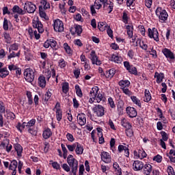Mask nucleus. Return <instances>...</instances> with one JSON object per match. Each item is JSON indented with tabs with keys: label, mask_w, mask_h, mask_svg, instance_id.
Segmentation results:
<instances>
[{
	"label": "nucleus",
	"mask_w": 175,
	"mask_h": 175,
	"mask_svg": "<svg viewBox=\"0 0 175 175\" xmlns=\"http://www.w3.org/2000/svg\"><path fill=\"white\" fill-rule=\"evenodd\" d=\"M152 172V166L150 164H146L144 166V174L146 175H150V173Z\"/></svg>",
	"instance_id": "nucleus-17"
},
{
	"label": "nucleus",
	"mask_w": 175,
	"mask_h": 175,
	"mask_svg": "<svg viewBox=\"0 0 175 175\" xmlns=\"http://www.w3.org/2000/svg\"><path fill=\"white\" fill-rule=\"evenodd\" d=\"M14 149L17 152L18 157H21V154L23 152V146L19 144H16L14 145Z\"/></svg>",
	"instance_id": "nucleus-22"
},
{
	"label": "nucleus",
	"mask_w": 175,
	"mask_h": 175,
	"mask_svg": "<svg viewBox=\"0 0 175 175\" xmlns=\"http://www.w3.org/2000/svg\"><path fill=\"white\" fill-rule=\"evenodd\" d=\"M122 125L126 129H129L130 128H132V125L131 124V123H129L128 122H124V120L122 121Z\"/></svg>",
	"instance_id": "nucleus-44"
},
{
	"label": "nucleus",
	"mask_w": 175,
	"mask_h": 175,
	"mask_svg": "<svg viewBox=\"0 0 175 175\" xmlns=\"http://www.w3.org/2000/svg\"><path fill=\"white\" fill-rule=\"evenodd\" d=\"M3 37L5 39V42L9 44L12 43V37H10V34L8 33H3Z\"/></svg>",
	"instance_id": "nucleus-33"
},
{
	"label": "nucleus",
	"mask_w": 175,
	"mask_h": 175,
	"mask_svg": "<svg viewBox=\"0 0 175 175\" xmlns=\"http://www.w3.org/2000/svg\"><path fill=\"white\" fill-rule=\"evenodd\" d=\"M144 102H150L151 100V94H150V91L146 90H145V96L144 98Z\"/></svg>",
	"instance_id": "nucleus-28"
},
{
	"label": "nucleus",
	"mask_w": 175,
	"mask_h": 175,
	"mask_svg": "<svg viewBox=\"0 0 175 175\" xmlns=\"http://www.w3.org/2000/svg\"><path fill=\"white\" fill-rule=\"evenodd\" d=\"M114 75H116V70H114V68L110 69L105 73V77L108 79H111Z\"/></svg>",
	"instance_id": "nucleus-23"
},
{
	"label": "nucleus",
	"mask_w": 175,
	"mask_h": 175,
	"mask_svg": "<svg viewBox=\"0 0 175 175\" xmlns=\"http://www.w3.org/2000/svg\"><path fill=\"white\" fill-rule=\"evenodd\" d=\"M76 94L79 98L83 97V92H81V89L79 85H75Z\"/></svg>",
	"instance_id": "nucleus-35"
},
{
	"label": "nucleus",
	"mask_w": 175,
	"mask_h": 175,
	"mask_svg": "<svg viewBox=\"0 0 175 175\" xmlns=\"http://www.w3.org/2000/svg\"><path fill=\"white\" fill-rule=\"evenodd\" d=\"M12 50H13L14 51H17V50H18V45L16 43L12 44L9 49L10 53V51H12Z\"/></svg>",
	"instance_id": "nucleus-49"
},
{
	"label": "nucleus",
	"mask_w": 175,
	"mask_h": 175,
	"mask_svg": "<svg viewBox=\"0 0 175 175\" xmlns=\"http://www.w3.org/2000/svg\"><path fill=\"white\" fill-rule=\"evenodd\" d=\"M107 33L108 34L109 38H113V30H111V28H110V26L107 27Z\"/></svg>",
	"instance_id": "nucleus-61"
},
{
	"label": "nucleus",
	"mask_w": 175,
	"mask_h": 175,
	"mask_svg": "<svg viewBox=\"0 0 175 175\" xmlns=\"http://www.w3.org/2000/svg\"><path fill=\"white\" fill-rule=\"evenodd\" d=\"M38 84L42 88H44V87H46V78L44 76L39 77Z\"/></svg>",
	"instance_id": "nucleus-19"
},
{
	"label": "nucleus",
	"mask_w": 175,
	"mask_h": 175,
	"mask_svg": "<svg viewBox=\"0 0 175 175\" xmlns=\"http://www.w3.org/2000/svg\"><path fill=\"white\" fill-rule=\"evenodd\" d=\"M101 160L105 162V163H110L111 162V157L107 152H103L101 153Z\"/></svg>",
	"instance_id": "nucleus-10"
},
{
	"label": "nucleus",
	"mask_w": 175,
	"mask_h": 175,
	"mask_svg": "<svg viewBox=\"0 0 175 175\" xmlns=\"http://www.w3.org/2000/svg\"><path fill=\"white\" fill-rule=\"evenodd\" d=\"M67 163L70 167H71V172L73 175H77V169L79 167V161L73 157V155L69 154L67 157Z\"/></svg>",
	"instance_id": "nucleus-1"
},
{
	"label": "nucleus",
	"mask_w": 175,
	"mask_h": 175,
	"mask_svg": "<svg viewBox=\"0 0 175 175\" xmlns=\"http://www.w3.org/2000/svg\"><path fill=\"white\" fill-rule=\"evenodd\" d=\"M102 0H96L94 2V6L96 9L99 10L100 8H102Z\"/></svg>",
	"instance_id": "nucleus-38"
},
{
	"label": "nucleus",
	"mask_w": 175,
	"mask_h": 175,
	"mask_svg": "<svg viewBox=\"0 0 175 175\" xmlns=\"http://www.w3.org/2000/svg\"><path fill=\"white\" fill-rule=\"evenodd\" d=\"M93 111L97 117H103L105 116V107L100 105H96L93 108Z\"/></svg>",
	"instance_id": "nucleus-7"
},
{
	"label": "nucleus",
	"mask_w": 175,
	"mask_h": 175,
	"mask_svg": "<svg viewBox=\"0 0 175 175\" xmlns=\"http://www.w3.org/2000/svg\"><path fill=\"white\" fill-rule=\"evenodd\" d=\"M24 76L26 81L28 83H32V81H33L35 79V72L31 68H27L24 72Z\"/></svg>",
	"instance_id": "nucleus-3"
},
{
	"label": "nucleus",
	"mask_w": 175,
	"mask_h": 175,
	"mask_svg": "<svg viewBox=\"0 0 175 175\" xmlns=\"http://www.w3.org/2000/svg\"><path fill=\"white\" fill-rule=\"evenodd\" d=\"M124 104L122 100H119L118 103L117 107L119 114H122L124 113Z\"/></svg>",
	"instance_id": "nucleus-18"
},
{
	"label": "nucleus",
	"mask_w": 175,
	"mask_h": 175,
	"mask_svg": "<svg viewBox=\"0 0 175 175\" xmlns=\"http://www.w3.org/2000/svg\"><path fill=\"white\" fill-rule=\"evenodd\" d=\"M154 77L157 78V83L159 84L160 83H162L163 79H165V75L162 72H155Z\"/></svg>",
	"instance_id": "nucleus-16"
},
{
	"label": "nucleus",
	"mask_w": 175,
	"mask_h": 175,
	"mask_svg": "<svg viewBox=\"0 0 175 175\" xmlns=\"http://www.w3.org/2000/svg\"><path fill=\"white\" fill-rule=\"evenodd\" d=\"M161 135L162 137L161 140L164 142H167V139H169V137L167 136V133H166V132L165 131H161Z\"/></svg>",
	"instance_id": "nucleus-42"
},
{
	"label": "nucleus",
	"mask_w": 175,
	"mask_h": 175,
	"mask_svg": "<svg viewBox=\"0 0 175 175\" xmlns=\"http://www.w3.org/2000/svg\"><path fill=\"white\" fill-rule=\"evenodd\" d=\"M122 91L124 94H125L126 95H128L129 96H131V95H132V92H131L128 88H123Z\"/></svg>",
	"instance_id": "nucleus-58"
},
{
	"label": "nucleus",
	"mask_w": 175,
	"mask_h": 175,
	"mask_svg": "<svg viewBox=\"0 0 175 175\" xmlns=\"http://www.w3.org/2000/svg\"><path fill=\"white\" fill-rule=\"evenodd\" d=\"M41 5H43V10H47V9H50V3H48L46 0H42L40 2Z\"/></svg>",
	"instance_id": "nucleus-31"
},
{
	"label": "nucleus",
	"mask_w": 175,
	"mask_h": 175,
	"mask_svg": "<svg viewBox=\"0 0 175 175\" xmlns=\"http://www.w3.org/2000/svg\"><path fill=\"white\" fill-rule=\"evenodd\" d=\"M131 99L132 100L133 103H135V105H137V106H139V107H142V103H140V100H139L137 97L132 96L131 97Z\"/></svg>",
	"instance_id": "nucleus-30"
},
{
	"label": "nucleus",
	"mask_w": 175,
	"mask_h": 175,
	"mask_svg": "<svg viewBox=\"0 0 175 175\" xmlns=\"http://www.w3.org/2000/svg\"><path fill=\"white\" fill-rule=\"evenodd\" d=\"M12 12L14 13H17L16 14H19V16H24V10L21 9L18 5H14L12 9Z\"/></svg>",
	"instance_id": "nucleus-14"
},
{
	"label": "nucleus",
	"mask_w": 175,
	"mask_h": 175,
	"mask_svg": "<svg viewBox=\"0 0 175 175\" xmlns=\"http://www.w3.org/2000/svg\"><path fill=\"white\" fill-rule=\"evenodd\" d=\"M148 36L150 39L154 38L155 42H159V33H158V29L157 28L153 27L152 29L150 28L148 29Z\"/></svg>",
	"instance_id": "nucleus-4"
},
{
	"label": "nucleus",
	"mask_w": 175,
	"mask_h": 175,
	"mask_svg": "<svg viewBox=\"0 0 175 175\" xmlns=\"http://www.w3.org/2000/svg\"><path fill=\"white\" fill-rule=\"evenodd\" d=\"M55 32H64V23L59 19H56L53 23Z\"/></svg>",
	"instance_id": "nucleus-6"
},
{
	"label": "nucleus",
	"mask_w": 175,
	"mask_h": 175,
	"mask_svg": "<svg viewBox=\"0 0 175 175\" xmlns=\"http://www.w3.org/2000/svg\"><path fill=\"white\" fill-rule=\"evenodd\" d=\"M37 29L39 33H43V32H44V29H43V25L42 24V22H40V23H38V27H37Z\"/></svg>",
	"instance_id": "nucleus-50"
},
{
	"label": "nucleus",
	"mask_w": 175,
	"mask_h": 175,
	"mask_svg": "<svg viewBox=\"0 0 175 175\" xmlns=\"http://www.w3.org/2000/svg\"><path fill=\"white\" fill-rule=\"evenodd\" d=\"M108 102L111 109H114V107H116V104H114V101L113 100V98L111 97L108 98Z\"/></svg>",
	"instance_id": "nucleus-55"
},
{
	"label": "nucleus",
	"mask_w": 175,
	"mask_h": 175,
	"mask_svg": "<svg viewBox=\"0 0 175 175\" xmlns=\"http://www.w3.org/2000/svg\"><path fill=\"white\" fill-rule=\"evenodd\" d=\"M66 137L68 142H75V137H73V135L68 133L66 135Z\"/></svg>",
	"instance_id": "nucleus-59"
},
{
	"label": "nucleus",
	"mask_w": 175,
	"mask_h": 175,
	"mask_svg": "<svg viewBox=\"0 0 175 175\" xmlns=\"http://www.w3.org/2000/svg\"><path fill=\"white\" fill-rule=\"evenodd\" d=\"M156 14L159 16V20H161L162 23H165V21L167 20V17H169L166 10H163L162 8H157Z\"/></svg>",
	"instance_id": "nucleus-2"
},
{
	"label": "nucleus",
	"mask_w": 175,
	"mask_h": 175,
	"mask_svg": "<svg viewBox=\"0 0 175 175\" xmlns=\"http://www.w3.org/2000/svg\"><path fill=\"white\" fill-rule=\"evenodd\" d=\"M126 111L130 118H135V117L137 116V111H136V109L134 107H127L126 108Z\"/></svg>",
	"instance_id": "nucleus-8"
},
{
	"label": "nucleus",
	"mask_w": 175,
	"mask_h": 175,
	"mask_svg": "<svg viewBox=\"0 0 175 175\" xmlns=\"http://www.w3.org/2000/svg\"><path fill=\"white\" fill-rule=\"evenodd\" d=\"M64 50H66L67 54H72V49H70V46L68 44V43L64 44Z\"/></svg>",
	"instance_id": "nucleus-43"
},
{
	"label": "nucleus",
	"mask_w": 175,
	"mask_h": 175,
	"mask_svg": "<svg viewBox=\"0 0 175 175\" xmlns=\"http://www.w3.org/2000/svg\"><path fill=\"white\" fill-rule=\"evenodd\" d=\"M35 122H36L35 119L31 120L29 122L26 123L27 124H26L27 128H31V126H34L35 125Z\"/></svg>",
	"instance_id": "nucleus-54"
},
{
	"label": "nucleus",
	"mask_w": 175,
	"mask_h": 175,
	"mask_svg": "<svg viewBox=\"0 0 175 175\" xmlns=\"http://www.w3.org/2000/svg\"><path fill=\"white\" fill-rule=\"evenodd\" d=\"M6 76H9V71H8V68L6 67L0 68V77L2 79H5Z\"/></svg>",
	"instance_id": "nucleus-20"
},
{
	"label": "nucleus",
	"mask_w": 175,
	"mask_h": 175,
	"mask_svg": "<svg viewBox=\"0 0 175 175\" xmlns=\"http://www.w3.org/2000/svg\"><path fill=\"white\" fill-rule=\"evenodd\" d=\"M153 161H156L158 163H161L162 162V156L157 154L153 158Z\"/></svg>",
	"instance_id": "nucleus-52"
},
{
	"label": "nucleus",
	"mask_w": 175,
	"mask_h": 175,
	"mask_svg": "<svg viewBox=\"0 0 175 175\" xmlns=\"http://www.w3.org/2000/svg\"><path fill=\"white\" fill-rule=\"evenodd\" d=\"M90 56H91V61H92L93 65L99 66L102 64V62H100V60L98 59V56H96V54L95 53V51H91Z\"/></svg>",
	"instance_id": "nucleus-9"
},
{
	"label": "nucleus",
	"mask_w": 175,
	"mask_h": 175,
	"mask_svg": "<svg viewBox=\"0 0 175 175\" xmlns=\"http://www.w3.org/2000/svg\"><path fill=\"white\" fill-rule=\"evenodd\" d=\"M126 135L128 137H132L133 136V131H132V128L126 129Z\"/></svg>",
	"instance_id": "nucleus-46"
},
{
	"label": "nucleus",
	"mask_w": 175,
	"mask_h": 175,
	"mask_svg": "<svg viewBox=\"0 0 175 175\" xmlns=\"http://www.w3.org/2000/svg\"><path fill=\"white\" fill-rule=\"evenodd\" d=\"M39 14L40 17H41L42 18H44V20H49V16L44 12V10H43L42 5L39 6Z\"/></svg>",
	"instance_id": "nucleus-15"
},
{
	"label": "nucleus",
	"mask_w": 175,
	"mask_h": 175,
	"mask_svg": "<svg viewBox=\"0 0 175 175\" xmlns=\"http://www.w3.org/2000/svg\"><path fill=\"white\" fill-rule=\"evenodd\" d=\"M103 99V95L100 93H98L97 95L96 96V100H97V103H100Z\"/></svg>",
	"instance_id": "nucleus-48"
},
{
	"label": "nucleus",
	"mask_w": 175,
	"mask_h": 175,
	"mask_svg": "<svg viewBox=\"0 0 175 175\" xmlns=\"http://www.w3.org/2000/svg\"><path fill=\"white\" fill-rule=\"evenodd\" d=\"M77 120L79 125L81 126H83V125H85V123L87 122V119L85 118V114L84 113H79L77 116Z\"/></svg>",
	"instance_id": "nucleus-13"
},
{
	"label": "nucleus",
	"mask_w": 175,
	"mask_h": 175,
	"mask_svg": "<svg viewBox=\"0 0 175 175\" xmlns=\"http://www.w3.org/2000/svg\"><path fill=\"white\" fill-rule=\"evenodd\" d=\"M111 61H113V62L116 64H121V62H122V57L113 55L111 57Z\"/></svg>",
	"instance_id": "nucleus-24"
},
{
	"label": "nucleus",
	"mask_w": 175,
	"mask_h": 175,
	"mask_svg": "<svg viewBox=\"0 0 175 175\" xmlns=\"http://www.w3.org/2000/svg\"><path fill=\"white\" fill-rule=\"evenodd\" d=\"M9 146V139H6L4 141L1 142L0 144V148L2 149H5L6 148V147Z\"/></svg>",
	"instance_id": "nucleus-34"
},
{
	"label": "nucleus",
	"mask_w": 175,
	"mask_h": 175,
	"mask_svg": "<svg viewBox=\"0 0 175 175\" xmlns=\"http://www.w3.org/2000/svg\"><path fill=\"white\" fill-rule=\"evenodd\" d=\"M129 72V73L135 75V76L137 75V68H136V67H130Z\"/></svg>",
	"instance_id": "nucleus-47"
},
{
	"label": "nucleus",
	"mask_w": 175,
	"mask_h": 175,
	"mask_svg": "<svg viewBox=\"0 0 175 175\" xmlns=\"http://www.w3.org/2000/svg\"><path fill=\"white\" fill-rule=\"evenodd\" d=\"M3 14H10V11H9V8L8 7H4L3 8Z\"/></svg>",
	"instance_id": "nucleus-64"
},
{
	"label": "nucleus",
	"mask_w": 175,
	"mask_h": 175,
	"mask_svg": "<svg viewBox=\"0 0 175 175\" xmlns=\"http://www.w3.org/2000/svg\"><path fill=\"white\" fill-rule=\"evenodd\" d=\"M51 98V92H47L44 96V99L46 102H49V99Z\"/></svg>",
	"instance_id": "nucleus-57"
},
{
	"label": "nucleus",
	"mask_w": 175,
	"mask_h": 175,
	"mask_svg": "<svg viewBox=\"0 0 175 175\" xmlns=\"http://www.w3.org/2000/svg\"><path fill=\"white\" fill-rule=\"evenodd\" d=\"M77 146H76V152L77 154V155H81V154H83V151H84V148H83V146H81V145L79 143H76Z\"/></svg>",
	"instance_id": "nucleus-25"
},
{
	"label": "nucleus",
	"mask_w": 175,
	"mask_h": 175,
	"mask_svg": "<svg viewBox=\"0 0 175 175\" xmlns=\"http://www.w3.org/2000/svg\"><path fill=\"white\" fill-rule=\"evenodd\" d=\"M7 118H8V120H14V118H16V115H14L12 112H9L7 114Z\"/></svg>",
	"instance_id": "nucleus-60"
},
{
	"label": "nucleus",
	"mask_w": 175,
	"mask_h": 175,
	"mask_svg": "<svg viewBox=\"0 0 175 175\" xmlns=\"http://www.w3.org/2000/svg\"><path fill=\"white\" fill-rule=\"evenodd\" d=\"M138 157L139 158H141V159H143L144 158H146L147 157V153L143 150H139L138 151Z\"/></svg>",
	"instance_id": "nucleus-36"
},
{
	"label": "nucleus",
	"mask_w": 175,
	"mask_h": 175,
	"mask_svg": "<svg viewBox=\"0 0 175 175\" xmlns=\"http://www.w3.org/2000/svg\"><path fill=\"white\" fill-rule=\"evenodd\" d=\"M167 173H168V175H175L174 170L173 169V167H172V165L168 166Z\"/></svg>",
	"instance_id": "nucleus-53"
},
{
	"label": "nucleus",
	"mask_w": 175,
	"mask_h": 175,
	"mask_svg": "<svg viewBox=\"0 0 175 175\" xmlns=\"http://www.w3.org/2000/svg\"><path fill=\"white\" fill-rule=\"evenodd\" d=\"M24 10H26L27 13H35L36 11V5L31 1H26L24 5Z\"/></svg>",
	"instance_id": "nucleus-5"
},
{
	"label": "nucleus",
	"mask_w": 175,
	"mask_h": 175,
	"mask_svg": "<svg viewBox=\"0 0 175 175\" xmlns=\"http://www.w3.org/2000/svg\"><path fill=\"white\" fill-rule=\"evenodd\" d=\"M67 146V148L69 150V151H75V148H76V146L77 144H75L73 145H66Z\"/></svg>",
	"instance_id": "nucleus-63"
},
{
	"label": "nucleus",
	"mask_w": 175,
	"mask_h": 175,
	"mask_svg": "<svg viewBox=\"0 0 175 175\" xmlns=\"http://www.w3.org/2000/svg\"><path fill=\"white\" fill-rule=\"evenodd\" d=\"M16 57H20V52H18L17 53H14V51H12L10 55H8V59H10L12 58H14Z\"/></svg>",
	"instance_id": "nucleus-45"
},
{
	"label": "nucleus",
	"mask_w": 175,
	"mask_h": 175,
	"mask_svg": "<svg viewBox=\"0 0 175 175\" xmlns=\"http://www.w3.org/2000/svg\"><path fill=\"white\" fill-rule=\"evenodd\" d=\"M62 91L64 94H68L69 92V83L65 82L62 83Z\"/></svg>",
	"instance_id": "nucleus-29"
},
{
	"label": "nucleus",
	"mask_w": 175,
	"mask_h": 175,
	"mask_svg": "<svg viewBox=\"0 0 175 175\" xmlns=\"http://www.w3.org/2000/svg\"><path fill=\"white\" fill-rule=\"evenodd\" d=\"M56 118L58 121L62 120V111L59 109H57L56 111Z\"/></svg>",
	"instance_id": "nucleus-37"
},
{
	"label": "nucleus",
	"mask_w": 175,
	"mask_h": 175,
	"mask_svg": "<svg viewBox=\"0 0 175 175\" xmlns=\"http://www.w3.org/2000/svg\"><path fill=\"white\" fill-rule=\"evenodd\" d=\"M119 85L122 88H128L131 85V82L128 80H122L119 82Z\"/></svg>",
	"instance_id": "nucleus-21"
},
{
	"label": "nucleus",
	"mask_w": 175,
	"mask_h": 175,
	"mask_svg": "<svg viewBox=\"0 0 175 175\" xmlns=\"http://www.w3.org/2000/svg\"><path fill=\"white\" fill-rule=\"evenodd\" d=\"M53 135V133H51V130L50 129H47L43 132L42 136L44 139H49Z\"/></svg>",
	"instance_id": "nucleus-27"
},
{
	"label": "nucleus",
	"mask_w": 175,
	"mask_h": 175,
	"mask_svg": "<svg viewBox=\"0 0 175 175\" xmlns=\"http://www.w3.org/2000/svg\"><path fill=\"white\" fill-rule=\"evenodd\" d=\"M75 29V32L77 33L78 36H80L83 32V28L79 25H74Z\"/></svg>",
	"instance_id": "nucleus-32"
},
{
	"label": "nucleus",
	"mask_w": 175,
	"mask_h": 175,
	"mask_svg": "<svg viewBox=\"0 0 175 175\" xmlns=\"http://www.w3.org/2000/svg\"><path fill=\"white\" fill-rule=\"evenodd\" d=\"M144 167V164L140 161H135L133 163V168L135 171L142 170Z\"/></svg>",
	"instance_id": "nucleus-12"
},
{
	"label": "nucleus",
	"mask_w": 175,
	"mask_h": 175,
	"mask_svg": "<svg viewBox=\"0 0 175 175\" xmlns=\"http://www.w3.org/2000/svg\"><path fill=\"white\" fill-rule=\"evenodd\" d=\"M27 96L28 98V105H32V103H33V100H32V94L31 92H27Z\"/></svg>",
	"instance_id": "nucleus-40"
},
{
	"label": "nucleus",
	"mask_w": 175,
	"mask_h": 175,
	"mask_svg": "<svg viewBox=\"0 0 175 175\" xmlns=\"http://www.w3.org/2000/svg\"><path fill=\"white\" fill-rule=\"evenodd\" d=\"M51 47L57 50V41L53 39H50Z\"/></svg>",
	"instance_id": "nucleus-51"
},
{
	"label": "nucleus",
	"mask_w": 175,
	"mask_h": 175,
	"mask_svg": "<svg viewBox=\"0 0 175 175\" xmlns=\"http://www.w3.org/2000/svg\"><path fill=\"white\" fill-rule=\"evenodd\" d=\"M98 92H99V88L98 86H95L94 88H92L90 94V95H92V94H98Z\"/></svg>",
	"instance_id": "nucleus-56"
},
{
	"label": "nucleus",
	"mask_w": 175,
	"mask_h": 175,
	"mask_svg": "<svg viewBox=\"0 0 175 175\" xmlns=\"http://www.w3.org/2000/svg\"><path fill=\"white\" fill-rule=\"evenodd\" d=\"M134 2H135V0H127V1H126V5H127L129 8H130V9L133 10V9H135V8H134V6H135Z\"/></svg>",
	"instance_id": "nucleus-39"
},
{
	"label": "nucleus",
	"mask_w": 175,
	"mask_h": 175,
	"mask_svg": "<svg viewBox=\"0 0 175 175\" xmlns=\"http://www.w3.org/2000/svg\"><path fill=\"white\" fill-rule=\"evenodd\" d=\"M18 165V163H17V161L12 160L10 164V167H9L10 170H16V169H17Z\"/></svg>",
	"instance_id": "nucleus-26"
},
{
	"label": "nucleus",
	"mask_w": 175,
	"mask_h": 175,
	"mask_svg": "<svg viewBox=\"0 0 175 175\" xmlns=\"http://www.w3.org/2000/svg\"><path fill=\"white\" fill-rule=\"evenodd\" d=\"M3 28L5 31H8V29H9V21L6 18H4Z\"/></svg>",
	"instance_id": "nucleus-41"
},
{
	"label": "nucleus",
	"mask_w": 175,
	"mask_h": 175,
	"mask_svg": "<svg viewBox=\"0 0 175 175\" xmlns=\"http://www.w3.org/2000/svg\"><path fill=\"white\" fill-rule=\"evenodd\" d=\"M163 54L166 57V58H170V59H174V53L167 48H165L162 51Z\"/></svg>",
	"instance_id": "nucleus-11"
},
{
	"label": "nucleus",
	"mask_w": 175,
	"mask_h": 175,
	"mask_svg": "<svg viewBox=\"0 0 175 175\" xmlns=\"http://www.w3.org/2000/svg\"><path fill=\"white\" fill-rule=\"evenodd\" d=\"M62 169H64V170H65L66 172H70V167H69V165H68V164L66 163H64L62 165Z\"/></svg>",
	"instance_id": "nucleus-62"
}]
</instances>
